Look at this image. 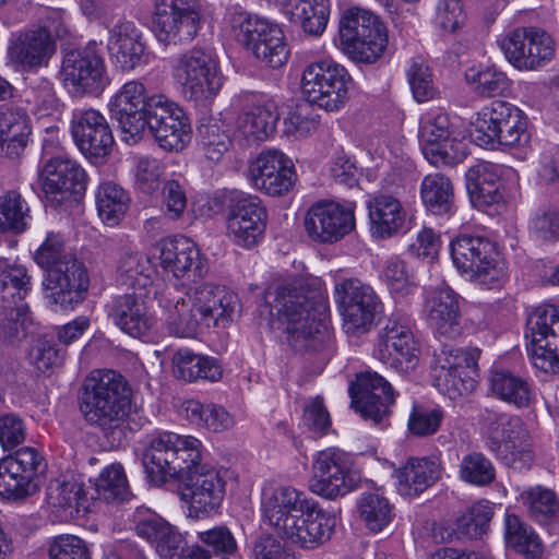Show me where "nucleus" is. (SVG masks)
Here are the masks:
<instances>
[{
    "mask_svg": "<svg viewBox=\"0 0 559 559\" xmlns=\"http://www.w3.org/2000/svg\"><path fill=\"white\" fill-rule=\"evenodd\" d=\"M264 304L270 322L283 328L294 349L318 350L330 340L325 322L328 305L319 278L304 275L274 278L264 292Z\"/></svg>",
    "mask_w": 559,
    "mask_h": 559,
    "instance_id": "nucleus-1",
    "label": "nucleus"
},
{
    "mask_svg": "<svg viewBox=\"0 0 559 559\" xmlns=\"http://www.w3.org/2000/svg\"><path fill=\"white\" fill-rule=\"evenodd\" d=\"M263 522L302 550L326 544L335 531V518L306 491L290 485L265 488L261 497Z\"/></svg>",
    "mask_w": 559,
    "mask_h": 559,
    "instance_id": "nucleus-2",
    "label": "nucleus"
},
{
    "mask_svg": "<svg viewBox=\"0 0 559 559\" xmlns=\"http://www.w3.org/2000/svg\"><path fill=\"white\" fill-rule=\"evenodd\" d=\"M159 305L170 335L194 337L205 329L228 325L239 309V299L224 286L204 283L183 296L168 293Z\"/></svg>",
    "mask_w": 559,
    "mask_h": 559,
    "instance_id": "nucleus-3",
    "label": "nucleus"
},
{
    "mask_svg": "<svg viewBox=\"0 0 559 559\" xmlns=\"http://www.w3.org/2000/svg\"><path fill=\"white\" fill-rule=\"evenodd\" d=\"M81 411L111 444L120 443L131 414V399L123 377L114 370H94L83 383Z\"/></svg>",
    "mask_w": 559,
    "mask_h": 559,
    "instance_id": "nucleus-4",
    "label": "nucleus"
},
{
    "mask_svg": "<svg viewBox=\"0 0 559 559\" xmlns=\"http://www.w3.org/2000/svg\"><path fill=\"white\" fill-rule=\"evenodd\" d=\"M34 259L47 271L43 285L50 302L72 309L84 299L90 282L87 271L83 262L66 252L64 239L60 234L48 233Z\"/></svg>",
    "mask_w": 559,
    "mask_h": 559,
    "instance_id": "nucleus-5",
    "label": "nucleus"
},
{
    "mask_svg": "<svg viewBox=\"0 0 559 559\" xmlns=\"http://www.w3.org/2000/svg\"><path fill=\"white\" fill-rule=\"evenodd\" d=\"M71 35V26L62 9H44L36 23L11 35L8 58L23 70L45 67L57 51V40Z\"/></svg>",
    "mask_w": 559,
    "mask_h": 559,
    "instance_id": "nucleus-6",
    "label": "nucleus"
},
{
    "mask_svg": "<svg viewBox=\"0 0 559 559\" xmlns=\"http://www.w3.org/2000/svg\"><path fill=\"white\" fill-rule=\"evenodd\" d=\"M226 22L236 40L250 49L261 62L273 69L287 62L289 48L277 24L238 9L228 11Z\"/></svg>",
    "mask_w": 559,
    "mask_h": 559,
    "instance_id": "nucleus-7",
    "label": "nucleus"
},
{
    "mask_svg": "<svg viewBox=\"0 0 559 559\" xmlns=\"http://www.w3.org/2000/svg\"><path fill=\"white\" fill-rule=\"evenodd\" d=\"M473 139L481 147H515L528 142L527 122L514 105L493 100L477 111L472 119Z\"/></svg>",
    "mask_w": 559,
    "mask_h": 559,
    "instance_id": "nucleus-8",
    "label": "nucleus"
},
{
    "mask_svg": "<svg viewBox=\"0 0 559 559\" xmlns=\"http://www.w3.org/2000/svg\"><path fill=\"white\" fill-rule=\"evenodd\" d=\"M49 138L43 140V191L55 207L69 201L74 193L85 190L86 174L73 159L62 153L58 131L47 129Z\"/></svg>",
    "mask_w": 559,
    "mask_h": 559,
    "instance_id": "nucleus-9",
    "label": "nucleus"
},
{
    "mask_svg": "<svg viewBox=\"0 0 559 559\" xmlns=\"http://www.w3.org/2000/svg\"><path fill=\"white\" fill-rule=\"evenodd\" d=\"M340 41L344 52L355 62L377 61L388 44L384 24L371 12L349 9L340 20Z\"/></svg>",
    "mask_w": 559,
    "mask_h": 559,
    "instance_id": "nucleus-10",
    "label": "nucleus"
},
{
    "mask_svg": "<svg viewBox=\"0 0 559 559\" xmlns=\"http://www.w3.org/2000/svg\"><path fill=\"white\" fill-rule=\"evenodd\" d=\"M353 86L346 68L331 59L311 62L302 71L300 87L307 102L326 111L341 110Z\"/></svg>",
    "mask_w": 559,
    "mask_h": 559,
    "instance_id": "nucleus-11",
    "label": "nucleus"
},
{
    "mask_svg": "<svg viewBox=\"0 0 559 559\" xmlns=\"http://www.w3.org/2000/svg\"><path fill=\"white\" fill-rule=\"evenodd\" d=\"M335 301L349 335L359 336L371 330L382 313L383 304L374 289L358 278H345L335 284Z\"/></svg>",
    "mask_w": 559,
    "mask_h": 559,
    "instance_id": "nucleus-12",
    "label": "nucleus"
},
{
    "mask_svg": "<svg viewBox=\"0 0 559 559\" xmlns=\"http://www.w3.org/2000/svg\"><path fill=\"white\" fill-rule=\"evenodd\" d=\"M201 26L199 0H155L153 31L165 46L190 43Z\"/></svg>",
    "mask_w": 559,
    "mask_h": 559,
    "instance_id": "nucleus-13",
    "label": "nucleus"
},
{
    "mask_svg": "<svg viewBox=\"0 0 559 559\" xmlns=\"http://www.w3.org/2000/svg\"><path fill=\"white\" fill-rule=\"evenodd\" d=\"M453 264L460 273L479 284L491 285L503 277L495 245L481 236L460 235L450 245Z\"/></svg>",
    "mask_w": 559,
    "mask_h": 559,
    "instance_id": "nucleus-14",
    "label": "nucleus"
},
{
    "mask_svg": "<svg viewBox=\"0 0 559 559\" xmlns=\"http://www.w3.org/2000/svg\"><path fill=\"white\" fill-rule=\"evenodd\" d=\"M175 74L182 83L186 96L197 103L214 99L222 88L218 62L204 49L193 48L183 53L175 68Z\"/></svg>",
    "mask_w": 559,
    "mask_h": 559,
    "instance_id": "nucleus-15",
    "label": "nucleus"
},
{
    "mask_svg": "<svg viewBox=\"0 0 559 559\" xmlns=\"http://www.w3.org/2000/svg\"><path fill=\"white\" fill-rule=\"evenodd\" d=\"M486 435L489 449L507 464L518 468L530 466L533 461L530 435L522 419L508 414L487 412Z\"/></svg>",
    "mask_w": 559,
    "mask_h": 559,
    "instance_id": "nucleus-16",
    "label": "nucleus"
},
{
    "mask_svg": "<svg viewBox=\"0 0 559 559\" xmlns=\"http://www.w3.org/2000/svg\"><path fill=\"white\" fill-rule=\"evenodd\" d=\"M525 337L533 365L545 372H559V308L539 306L530 313Z\"/></svg>",
    "mask_w": 559,
    "mask_h": 559,
    "instance_id": "nucleus-17",
    "label": "nucleus"
},
{
    "mask_svg": "<svg viewBox=\"0 0 559 559\" xmlns=\"http://www.w3.org/2000/svg\"><path fill=\"white\" fill-rule=\"evenodd\" d=\"M360 481L352 469L348 456L337 449L317 453L312 462L310 490L322 498L334 500L355 490Z\"/></svg>",
    "mask_w": 559,
    "mask_h": 559,
    "instance_id": "nucleus-18",
    "label": "nucleus"
},
{
    "mask_svg": "<svg viewBox=\"0 0 559 559\" xmlns=\"http://www.w3.org/2000/svg\"><path fill=\"white\" fill-rule=\"evenodd\" d=\"M166 151H181L190 142L191 127L182 108L164 95H152L144 129Z\"/></svg>",
    "mask_w": 559,
    "mask_h": 559,
    "instance_id": "nucleus-19",
    "label": "nucleus"
},
{
    "mask_svg": "<svg viewBox=\"0 0 559 559\" xmlns=\"http://www.w3.org/2000/svg\"><path fill=\"white\" fill-rule=\"evenodd\" d=\"M60 80L73 95L99 94L108 85L104 59L90 47L68 51L62 60Z\"/></svg>",
    "mask_w": 559,
    "mask_h": 559,
    "instance_id": "nucleus-20",
    "label": "nucleus"
},
{
    "mask_svg": "<svg viewBox=\"0 0 559 559\" xmlns=\"http://www.w3.org/2000/svg\"><path fill=\"white\" fill-rule=\"evenodd\" d=\"M266 219V210L258 197L238 193L227 207L226 236L236 246L250 249L262 239Z\"/></svg>",
    "mask_w": 559,
    "mask_h": 559,
    "instance_id": "nucleus-21",
    "label": "nucleus"
},
{
    "mask_svg": "<svg viewBox=\"0 0 559 559\" xmlns=\"http://www.w3.org/2000/svg\"><path fill=\"white\" fill-rule=\"evenodd\" d=\"M374 356L396 372L408 373L415 370L420 347L411 324L401 319H390L379 332Z\"/></svg>",
    "mask_w": 559,
    "mask_h": 559,
    "instance_id": "nucleus-22",
    "label": "nucleus"
},
{
    "mask_svg": "<svg viewBox=\"0 0 559 559\" xmlns=\"http://www.w3.org/2000/svg\"><path fill=\"white\" fill-rule=\"evenodd\" d=\"M499 46L508 61L520 70H535L555 55L552 38L536 27L513 29L501 38Z\"/></svg>",
    "mask_w": 559,
    "mask_h": 559,
    "instance_id": "nucleus-23",
    "label": "nucleus"
},
{
    "mask_svg": "<svg viewBox=\"0 0 559 559\" xmlns=\"http://www.w3.org/2000/svg\"><path fill=\"white\" fill-rule=\"evenodd\" d=\"M304 225L313 241L337 242L355 229V204L319 201L307 211Z\"/></svg>",
    "mask_w": 559,
    "mask_h": 559,
    "instance_id": "nucleus-24",
    "label": "nucleus"
},
{
    "mask_svg": "<svg viewBox=\"0 0 559 559\" xmlns=\"http://www.w3.org/2000/svg\"><path fill=\"white\" fill-rule=\"evenodd\" d=\"M151 97L145 85L136 80L126 82L109 100L111 117L118 121L122 140L136 143L144 132Z\"/></svg>",
    "mask_w": 559,
    "mask_h": 559,
    "instance_id": "nucleus-25",
    "label": "nucleus"
},
{
    "mask_svg": "<svg viewBox=\"0 0 559 559\" xmlns=\"http://www.w3.org/2000/svg\"><path fill=\"white\" fill-rule=\"evenodd\" d=\"M151 258L175 278H201L206 272L205 259L195 242L187 237L165 238L156 242Z\"/></svg>",
    "mask_w": 559,
    "mask_h": 559,
    "instance_id": "nucleus-26",
    "label": "nucleus"
},
{
    "mask_svg": "<svg viewBox=\"0 0 559 559\" xmlns=\"http://www.w3.org/2000/svg\"><path fill=\"white\" fill-rule=\"evenodd\" d=\"M352 406L365 419L380 424L390 413L395 402V392L391 383L374 371L361 372L349 385Z\"/></svg>",
    "mask_w": 559,
    "mask_h": 559,
    "instance_id": "nucleus-27",
    "label": "nucleus"
},
{
    "mask_svg": "<svg viewBox=\"0 0 559 559\" xmlns=\"http://www.w3.org/2000/svg\"><path fill=\"white\" fill-rule=\"evenodd\" d=\"M178 495L188 504L189 514L199 518L218 508L225 495V480L219 472L211 466L194 472L179 481Z\"/></svg>",
    "mask_w": 559,
    "mask_h": 559,
    "instance_id": "nucleus-28",
    "label": "nucleus"
},
{
    "mask_svg": "<svg viewBox=\"0 0 559 559\" xmlns=\"http://www.w3.org/2000/svg\"><path fill=\"white\" fill-rule=\"evenodd\" d=\"M502 167L489 162H478L466 174V189L472 204L489 215L504 209V189L501 180Z\"/></svg>",
    "mask_w": 559,
    "mask_h": 559,
    "instance_id": "nucleus-29",
    "label": "nucleus"
},
{
    "mask_svg": "<svg viewBox=\"0 0 559 559\" xmlns=\"http://www.w3.org/2000/svg\"><path fill=\"white\" fill-rule=\"evenodd\" d=\"M252 185L269 195L287 193L296 181L295 167L289 157L277 150L261 152L249 166Z\"/></svg>",
    "mask_w": 559,
    "mask_h": 559,
    "instance_id": "nucleus-30",
    "label": "nucleus"
},
{
    "mask_svg": "<svg viewBox=\"0 0 559 559\" xmlns=\"http://www.w3.org/2000/svg\"><path fill=\"white\" fill-rule=\"evenodd\" d=\"M476 365L473 354L461 348L444 345L436 355L433 368V382L438 390L451 400L467 394L474 383L472 379H465L466 369Z\"/></svg>",
    "mask_w": 559,
    "mask_h": 559,
    "instance_id": "nucleus-31",
    "label": "nucleus"
},
{
    "mask_svg": "<svg viewBox=\"0 0 559 559\" xmlns=\"http://www.w3.org/2000/svg\"><path fill=\"white\" fill-rule=\"evenodd\" d=\"M71 133L86 156L104 157L111 151V130L104 115L96 109H75L71 119Z\"/></svg>",
    "mask_w": 559,
    "mask_h": 559,
    "instance_id": "nucleus-32",
    "label": "nucleus"
},
{
    "mask_svg": "<svg viewBox=\"0 0 559 559\" xmlns=\"http://www.w3.org/2000/svg\"><path fill=\"white\" fill-rule=\"evenodd\" d=\"M107 48L111 62L121 72H130L148 61L142 32L130 21L110 29Z\"/></svg>",
    "mask_w": 559,
    "mask_h": 559,
    "instance_id": "nucleus-33",
    "label": "nucleus"
},
{
    "mask_svg": "<svg viewBox=\"0 0 559 559\" xmlns=\"http://www.w3.org/2000/svg\"><path fill=\"white\" fill-rule=\"evenodd\" d=\"M107 313L116 326L132 337L147 335L156 322L144 297L136 293L115 297Z\"/></svg>",
    "mask_w": 559,
    "mask_h": 559,
    "instance_id": "nucleus-34",
    "label": "nucleus"
},
{
    "mask_svg": "<svg viewBox=\"0 0 559 559\" xmlns=\"http://www.w3.org/2000/svg\"><path fill=\"white\" fill-rule=\"evenodd\" d=\"M424 311L437 334L451 338L460 333L459 296L450 286L441 284L426 290Z\"/></svg>",
    "mask_w": 559,
    "mask_h": 559,
    "instance_id": "nucleus-35",
    "label": "nucleus"
},
{
    "mask_svg": "<svg viewBox=\"0 0 559 559\" xmlns=\"http://www.w3.org/2000/svg\"><path fill=\"white\" fill-rule=\"evenodd\" d=\"M371 231L380 238H389L405 227L407 212L395 194L379 192L367 203Z\"/></svg>",
    "mask_w": 559,
    "mask_h": 559,
    "instance_id": "nucleus-36",
    "label": "nucleus"
},
{
    "mask_svg": "<svg viewBox=\"0 0 559 559\" xmlns=\"http://www.w3.org/2000/svg\"><path fill=\"white\" fill-rule=\"evenodd\" d=\"M441 477L440 462L436 457H409L397 472V490L414 498L435 485Z\"/></svg>",
    "mask_w": 559,
    "mask_h": 559,
    "instance_id": "nucleus-37",
    "label": "nucleus"
},
{
    "mask_svg": "<svg viewBox=\"0 0 559 559\" xmlns=\"http://www.w3.org/2000/svg\"><path fill=\"white\" fill-rule=\"evenodd\" d=\"M47 502L50 507L62 510L66 515L73 516L81 511L90 512L94 508V496L74 477L52 479L47 487Z\"/></svg>",
    "mask_w": 559,
    "mask_h": 559,
    "instance_id": "nucleus-38",
    "label": "nucleus"
},
{
    "mask_svg": "<svg viewBox=\"0 0 559 559\" xmlns=\"http://www.w3.org/2000/svg\"><path fill=\"white\" fill-rule=\"evenodd\" d=\"M278 118L272 104L253 106L238 116L236 136L247 145L263 142L274 133Z\"/></svg>",
    "mask_w": 559,
    "mask_h": 559,
    "instance_id": "nucleus-39",
    "label": "nucleus"
},
{
    "mask_svg": "<svg viewBox=\"0 0 559 559\" xmlns=\"http://www.w3.org/2000/svg\"><path fill=\"white\" fill-rule=\"evenodd\" d=\"M175 440L177 433L164 431L152 437L143 454V465L152 483L159 485L170 477L176 459Z\"/></svg>",
    "mask_w": 559,
    "mask_h": 559,
    "instance_id": "nucleus-40",
    "label": "nucleus"
},
{
    "mask_svg": "<svg viewBox=\"0 0 559 559\" xmlns=\"http://www.w3.org/2000/svg\"><path fill=\"white\" fill-rule=\"evenodd\" d=\"M32 134L31 119L24 110L0 111V151L10 158L19 157Z\"/></svg>",
    "mask_w": 559,
    "mask_h": 559,
    "instance_id": "nucleus-41",
    "label": "nucleus"
},
{
    "mask_svg": "<svg viewBox=\"0 0 559 559\" xmlns=\"http://www.w3.org/2000/svg\"><path fill=\"white\" fill-rule=\"evenodd\" d=\"M488 385L492 396L516 408L528 407L534 399L527 380L506 369L491 370Z\"/></svg>",
    "mask_w": 559,
    "mask_h": 559,
    "instance_id": "nucleus-42",
    "label": "nucleus"
},
{
    "mask_svg": "<svg viewBox=\"0 0 559 559\" xmlns=\"http://www.w3.org/2000/svg\"><path fill=\"white\" fill-rule=\"evenodd\" d=\"M283 12L305 33L319 36L326 27L330 4L329 0H286Z\"/></svg>",
    "mask_w": 559,
    "mask_h": 559,
    "instance_id": "nucleus-43",
    "label": "nucleus"
},
{
    "mask_svg": "<svg viewBox=\"0 0 559 559\" xmlns=\"http://www.w3.org/2000/svg\"><path fill=\"white\" fill-rule=\"evenodd\" d=\"M420 197L426 209L435 215H451L454 210V189L451 180L440 174H429L420 185Z\"/></svg>",
    "mask_w": 559,
    "mask_h": 559,
    "instance_id": "nucleus-44",
    "label": "nucleus"
},
{
    "mask_svg": "<svg viewBox=\"0 0 559 559\" xmlns=\"http://www.w3.org/2000/svg\"><path fill=\"white\" fill-rule=\"evenodd\" d=\"M174 374L185 381L204 379L216 381L222 368L214 358L201 356L189 349H179L173 357Z\"/></svg>",
    "mask_w": 559,
    "mask_h": 559,
    "instance_id": "nucleus-45",
    "label": "nucleus"
},
{
    "mask_svg": "<svg viewBox=\"0 0 559 559\" xmlns=\"http://www.w3.org/2000/svg\"><path fill=\"white\" fill-rule=\"evenodd\" d=\"M32 221L31 209L19 189H8L0 194V230L24 233Z\"/></svg>",
    "mask_w": 559,
    "mask_h": 559,
    "instance_id": "nucleus-46",
    "label": "nucleus"
},
{
    "mask_svg": "<svg viewBox=\"0 0 559 559\" xmlns=\"http://www.w3.org/2000/svg\"><path fill=\"white\" fill-rule=\"evenodd\" d=\"M130 204L128 192L112 181L100 183L96 192L99 218L107 226H116L122 219Z\"/></svg>",
    "mask_w": 559,
    "mask_h": 559,
    "instance_id": "nucleus-47",
    "label": "nucleus"
},
{
    "mask_svg": "<svg viewBox=\"0 0 559 559\" xmlns=\"http://www.w3.org/2000/svg\"><path fill=\"white\" fill-rule=\"evenodd\" d=\"M465 80L473 92L481 97L506 95L511 88V81L507 74L492 66L468 67Z\"/></svg>",
    "mask_w": 559,
    "mask_h": 559,
    "instance_id": "nucleus-48",
    "label": "nucleus"
},
{
    "mask_svg": "<svg viewBox=\"0 0 559 559\" xmlns=\"http://www.w3.org/2000/svg\"><path fill=\"white\" fill-rule=\"evenodd\" d=\"M357 509L365 526L373 533L382 532L395 515L394 506L379 491L361 493Z\"/></svg>",
    "mask_w": 559,
    "mask_h": 559,
    "instance_id": "nucleus-49",
    "label": "nucleus"
},
{
    "mask_svg": "<svg viewBox=\"0 0 559 559\" xmlns=\"http://www.w3.org/2000/svg\"><path fill=\"white\" fill-rule=\"evenodd\" d=\"M182 412L191 424L214 432L224 431L234 426L233 416L217 404H202L197 400H188L182 403Z\"/></svg>",
    "mask_w": 559,
    "mask_h": 559,
    "instance_id": "nucleus-50",
    "label": "nucleus"
},
{
    "mask_svg": "<svg viewBox=\"0 0 559 559\" xmlns=\"http://www.w3.org/2000/svg\"><path fill=\"white\" fill-rule=\"evenodd\" d=\"M506 543L527 559H538L544 551L538 535L515 514L506 516Z\"/></svg>",
    "mask_w": 559,
    "mask_h": 559,
    "instance_id": "nucleus-51",
    "label": "nucleus"
},
{
    "mask_svg": "<svg viewBox=\"0 0 559 559\" xmlns=\"http://www.w3.org/2000/svg\"><path fill=\"white\" fill-rule=\"evenodd\" d=\"M176 459L174 460L169 478L183 480L194 472L201 471L207 465L201 463L202 443L192 436H179L175 440Z\"/></svg>",
    "mask_w": 559,
    "mask_h": 559,
    "instance_id": "nucleus-52",
    "label": "nucleus"
},
{
    "mask_svg": "<svg viewBox=\"0 0 559 559\" xmlns=\"http://www.w3.org/2000/svg\"><path fill=\"white\" fill-rule=\"evenodd\" d=\"M31 290V276L24 265L0 257L1 301L23 302Z\"/></svg>",
    "mask_w": 559,
    "mask_h": 559,
    "instance_id": "nucleus-53",
    "label": "nucleus"
},
{
    "mask_svg": "<svg viewBox=\"0 0 559 559\" xmlns=\"http://www.w3.org/2000/svg\"><path fill=\"white\" fill-rule=\"evenodd\" d=\"M419 138L424 155L437 152V145L451 138L448 114L441 108L426 112L420 120Z\"/></svg>",
    "mask_w": 559,
    "mask_h": 559,
    "instance_id": "nucleus-54",
    "label": "nucleus"
},
{
    "mask_svg": "<svg viewBox=\"0 0 559 559\" xmlns=\"http://www.w3.org/2000/svg\"><path fill=\"white\" fill-rule=\"evenodd\" d=\"M28 307L24 302L1 301L0 343L15 345L26 335Z\"/></svg>",
    "mask_w": 559,
    "mask_h": 559,
    "instance_id": "nucleus-55",
    "label": "nucleus"
},
{
    "mask_svg": "<svg viewBox=\"0 0 559 559\" xmlns=\"http://www.w3.org/2000/svg\"><path fill=\"white\" fill-rule=\"evenodd\" d=\"M457 476L465 484L485 487L495 480L496 468L484 453L472 451L460 460Z\"/></svg>",
    "mask_w": 559,
    "mask_h": 559,
    "instance_id": "nucleus-56",
    "label": "nucleus"
},
{
    "mask_svg": "<svg viewBox=\"0 0 559 559\" xmlns=\"http://www.w3.org/2000/svg\"><path fill=\"white\" fill-rule=\"evenodd\" d=\"M522 499L531 516L540 524L559 519V500L556 493L543 486H535L522 493Z\"/></svg>",
    "mask_w": 559,
    "mask_h": 559,
    "instance_id": "nucleus-57",
    "label": "nucleus"
},
{
    "mask_svg": "<svg viewBox=\"0 0 559 559\" xmlns=\"http://www.w3.org/2000/svg\"><path fill=\"white\" fill-rule=\"evenodd\" d=\"M88 493H93L94 502L96 500L106 502L123 501L129 491L122 466L112 464L104 468Z\"/></svg>",
    "mask_w": 559,
    "mask_h": 559,
    "instance_id": "nucleus-58",
    "label": "nucleus"
},
{
    "mask_svg": "<svg viewBox=\"0 0 559 559\" xmlns=\"http://www.w3.org/2000/svg\"><path fill=\"white\" fill-rule=\"evenodd\" d=\"M381 278L395 297L404 298L416 288L412 270L397 257H392L384 263Z\"/></svg>",
    "mask_w": 559,
    "mask_h": 559,
    "instance_id": "nucleus-59",
    "label": "nucleus"
},
{
    "mask_svg": "<svg viewBox=\"0 0 559 559\" xmlns=\"http://www.w3.org/2000/svg\"><path fill=\"white\" fill-rule=\"evenodd\" d=\"M26 103L39 118L53 116L61 106L52 82L47 79H38L28 87Z\"/></svg>",
    "mask_w": 559,
    "mask_h": 559,
    "instance_id": "nucleus-60",
    "label": "nucleus"
},
{
    "mask_svg": "<svg viewBox=\"0 0 559 559\" xmlns=\"http://www.w3.org/2000/svg\"><path fill=\"white\" fill-rule=\"evenodd\" d=\"M199 136L205 158L213 163L219 162L231 145L229 134L216 120L201 124Z\"/></svg>",
    "mask_w": 559,
    "mask_h": 559,
    "instance_id": "nucleus-61",
    "label": "nucleus"
},
{
    "mask_svg": "<svg viewBox=\"0 0 559 559\" xmlns=\"http://www.w3.org/2000/svg\"><path fill=\"white\" fill-rule=\"evenodd\" d=\"M165 173L164 164L152 156L134 157L133 176L136 188L145 193L153 194L159 187Z\"/></svg>",
    "mask_w": 559,
    "mask_h": 559,
    "instance_id": "nucleus-62",
    "label": "nucleus"
},
{
    "mask_svg": "<svg viewBox=\"0 0 559 559\" xmlns=\"http://www.w3.org/2000/svg\"><path fill=\"white\" fill-rule=\"evenodd\" d=\"M198 539L207 546L212 556L230 559L238 551L237 540L227 526L219 525L197 533Z\"/></svg>",
    "mask_w": 559,
    "mask_h": 559,
    "instance_id": "nucleus-63",
    "label": "nucleus"
},
{
    "mask_svg": "<svg viewBox=\"0 0 559 559\" xmlns=\"http://www.w3.org/2000/svg\"><path fill=\"white\" fill-rule=\"evenodd\" d=\"M49 559H91L85 540L63 534L55 537L48 548Z\"/></svg>",
    "mask_w": 559,
    "mask_h": 559,
    "instance_id": "nucleus-64",
    "label": "nucleus"
}]
</instances>
